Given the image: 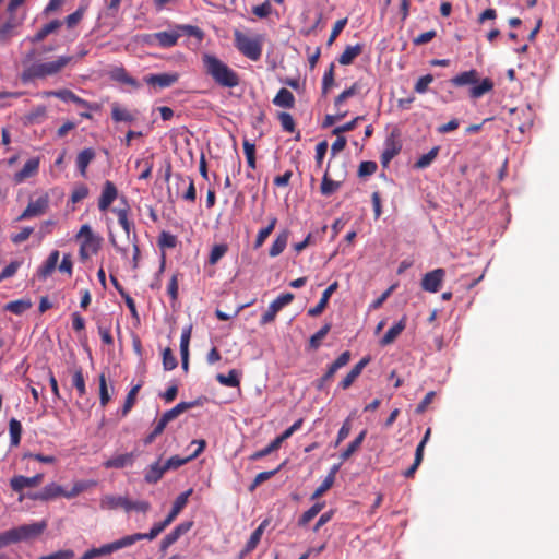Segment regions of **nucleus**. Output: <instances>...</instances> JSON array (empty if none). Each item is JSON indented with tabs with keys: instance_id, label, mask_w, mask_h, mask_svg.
Segmentation results:
<instances>
[{
	"instance_id": "1",
	"label": "nucleus",
	"mask_w": 559,
	"mask_h": 559,
	"mask_svg": "<svg viewBox=\"0 0 559 559\" xmlns=\"http://www.w3.org/2000/svg\"><path fill=\"white\" fill-rule=\"evenodd\" d=\"M204 73L218 86L234 88L240 84L239 74L218 57L211 53L202 55Z\"/></svg>"
},
{
	"instance_id": "17",
	"label": "nucleus",
	"mask_w": 559,
	"mask_h": 559,
	"mask_svg": "<svg viewBox=\"0 0 559 559\" xmlns=\"http://www.w3.org/2000/svg\"><path fill=\"white\" fill-rule=\"evenodd\" d=\"M129 546H130V544H129L127 536H123L122 538L117 539L109 544H105V545L100 546L99 548H92L91 551H92L93 558H97L100 556L110 555L114 551H117L119 549H122V548H126Z\"/></svg>"
},
{
	"instance_id": "36",
	"label": "nucleus",
	"mask_w": 559,
	"mask_h": 559,
	"mask_svg": "<svg viewBox=\"0 0 559 559\" xmlns=\"http://www.w3.org/2000/svg\"><path fill=\"white\" fill-rule=\"evenodd\" d=\"M493 88V82L489 78H485L479 84H474L469 90L471 98L478 99Z\"/></svg>"
},
{
	"instance_id": "61",
	"label": "nucleus",
	"mask_w": 559,
	"mask_h": 559,
	"mask_svg": "<svg viewBox=\"0 0 559 559\" xmlns=\"http://www.w3.org/2000/svg\"><path fill=\"white\" fill-rule=\"evenodd\" d=\"M227 250L228 247L225 243L215 245L210 252L209 263L216 264L226 254Z\"/></svg>"
},
{
	"instance_id": "12",
	"label": "nucleus",
	"mask_w": 559,
	"mask_h": 559,
	"mask_svg": "<svg viewBox=\"0 0 559 559\" xmlns=\"http://www.w3.org/2000/svg\"><path fill=\"white\" fill-rule=\"evenodd\" d=\"M193 526L192 521H187L178 524L170 533H168L160 542V551H166L173 544H175L182 535L188 533Z\"/></svg>"
},
{
	"instance_id": "26",
	"label": "nucleus",
	"mask_w": 559,
	"mask_h": 559,
	"mask_svg": "<svg viewBox=\"0 0 559 559\" xmlns=\"http://www.w3.org/2000/svg\"><path fill=\"white\" fill-rule=\"evenodd\" d=\"M352 354L349 350L343 352L329 367L324 373V380H332L334 374L341 368L345 367L350 360Z\"/></svg>"
},
{
	"instance_id": "62",
	"label": "nucleus",
	"mask_w": 559,
	"mask_h": 559,
	"mask_svg": "<svg viewBox=\"0 0 559 559\" xmlns=\"http://www.w3.org/2000/svg\"><path fill=\"white\" fill-rule=\"evenodd\" d=\"M19 543V536L16 533L15 527L8 530L5 532H2L0 534V547L4 548L9 545Z\"/></svg>"
},
{
	"instance_id": "11",
	"label": "nucleus",
	"mask_w": 559,
	"mask_h": 559,
	"mask_svg": "<svg viewBox=\"0 0 559 559\" xmlns=\"http://www.w3.org/2000/svg\"><path fill=\"white\" fill-rule=\"evenodd\" d=\"M445 272L443 269H436L424 275L421 280V288L429 293H437L444 280Z\"/></svg>"
},
{
	"instance_id": "45",
	"label": "nucleus",
	"mask_w": 559,
	"mask_h": 559,
	"mask_svg": "<svg viewBox=\"0 0 559 559\" xmlns=\"http://www.w3.org/2000/svg\"><path fill=\"white\" fill-rule=\"evenodd\" d=\"M142 384L139 383L136 385H134L127 394V397H126V401H124V404L121 408V416L124 417L127 416L130 411L132 409V407L134 406L135 404V401H136V395L141 389Z\"/></svg>"
},
{
	"instance_id": "60",
	"label": "nucleus",
	"mask_w": 559,
	"mask_h": 559,
	"mask_svg": "<svg viewBox=\"0 0 559 559\" xmlns=\"http://www.w3.org/2000/svg\"><path fill=\"white\" fill-rule=\"evenodd\" d=\"M176 28L181 33V35H188L195 37L199 41H201L204 37L203 31L193 25H176Z\"/></svg>"
},
{
	"instance_id": "10",
	"label": "nucleus",
	"mask_w": 559,
	"mask_h": 559,
	"mask_svg": "<svg viewBox=\"0 0 559 559\" xmlns=\"http://www.w3.org/2000/svg\"><path fill=\"white\" fill-rule=\"evenodd\" d=\"M171 523L173 522L166 516L164 521L154 523L148 533H135L132 535H127L130 546L142 539H155Z\"/></svg>"
},
{
	"instance_id": "52",
	"label": "nucleus",
	"mask_w": 559,
	"mask_h": 559,
	"mask_svg": "<svg viewBox=\"0 0 559 559\" xmlns=\"http://www.w3.org/2000/svg\"><path fill=\"white\" fill-rule=\"evenodd\" d=\"M439 147H432L428 153L421 155L417 162L415 163V167L418 169H424L428 167L438 156Z\"/></svg>"
},
{
	"instance_id": "43",
	"label": "nucleus",
	"mask_w": 559,
	"mask_h": 559,
	"mask_svg": "<svg viewBox=\"0 0 559 559\" xmlns=\"http://www.w3.org/2000/svg\"><path fill=\"white\" fill-rule=\"evenodd\" d=\"M367 431L362 430L348 445L347 448L341 453L342 461L348 460L361 445Z\"/></svg>"
},
{
	"instance_id": "53",
	"label": "nucleus",
	"mask_w": 559,
	"mask_h": 559,
	"mask_svg": "<svg viewBox=\"0 0 559 559\" xmlns=\"http://www.w3.org/2000/svg\"><path fill=\"white\" fill-rule=\"evenodd\" d=\"M331 323H325L319 331H317L309 340V346L312 349H317L321 341L328 335L331 330Z\"/></svg>"
},
{
	"instance_id": "5",
	"label": "nucleus",
	"mask_w": 559,
	"mask_h": 559,
	"mask_svg": "<svg viewBox=\"0 0 559 559\" xmlns=\"http://www.w3.org/2000/svg\"><path fill=\"white\" fill-rule=\"evenodd\" d=\"M49 209V195L41 194L36 200H31L26 209L17 217V221H25L44 215Z\"/></svg>"
},
{
	"instance_id": "55",
	"label": "nucleus",
	"mask_w": 559,
	"mask_h": 559,
	"mask_svg": "<svg viewBox=\"0 0 559 559\" xmlns=\"http://www.w3.org/2000/svg\"><path fill=\"white\" fill-rule=\"evenodd\" d=\"M111 400L109 394L107 379L104 373L99 374V402L102 407H105Z\"/></svg>"
},
{
	"instance_id": "33",
	"label": "nucleus",
	"mask_w": 559,
	"mask_h": 559,
	"mask_svg": "<svg viewBox=\"0 0 559 559\" xmlns=\"http://www.w3.org/2000/svg\"><path fill=\"white\" fill-rule=\"evenodd\" d=\"M288 238H289V230L284 229L283 231H281L276 236L275 240L273 241V243L270 248V251H269L270 257L275 258V257L280 255L285 250L287 242H288Z\"/></svg>"
},
{
	"instance_id": "58",
	"label": "nucleus",
	"mask_w": 559,
	"mask_h": 559,
	"mask_svg": "<svg viewBox=\"0 0 559 559\" xmlns=\"http://www.w3.org/2000/svg\"><path fill=\"white\" fill-rule=\"evenodd\" d=\"M334 63H331L329 69L324 72L322 78V94L326 95L330 91V88L334 85Z\"/></svg>"
},
{
	"instance_id": "3",
	"label": "nucleus",
	"mask_w": 559,
	"mask_h": 559,
	"mask_svg": "<svg viewBox=\"0 0 559 559\" xmlns=\"http://www.w3.org/2000/svg\"><path fill=\"white\" fill-rule=\"evenodd\" d=\"M76 239L81 241L79 255L82 261H86L91 255L96 254L100 249L102 238L96 236L91 226L84 224L76 234Z\"/></svg>"
},
{
	"instance_id": "9",
	"label": "nucleus",
	"mask_w": 559,
	"mask_h": 559,
	"mask_svg": "<svg viewBox=\"0 0 559 559\" xmlns=\"http://www.w3.org/2000/svg\"><path fill=\"white\" fill-rule=\"evenodd\" d=\"M47 524L45 521L31 523V524H23L17 527H15L17 536H19V543L20 542H28L32 540L39 535L43 534V532L46 530Z\"/></svg>"
},
{
	"instance_id": "56",
	"label": "nucleus",
	"mask_w": 559,
	"mask_h": 559,
	"mask_svg": "<svg viewBox=\"0 0 559 559\" xmlns=\"http://www.w3.org/2000/svg\"><path fill=\"white\" fill-rule=\"evenodd\" d=\"M278 441L280 440L274 439L269 445H266L265 448L251 454L250 460L258 461V460L271 454L272 452L278 450L281 448V443Z\"/></svg>"
},
{
	"instance_id": "8",
	"label": "nucleus",
	"mask_w": 559,
	"mask_h": 559,
	"mask_svg": "<svg viewBox=\"0 0 559 559\" xmlns=\"http://www.w3.org/2000/svg\"><path fill=\"white\" fill-rule=\"evenodd\" d=\"M73 60V57L71 56H60L55 61L44 62V63H36L39 79L55 75L59 73L64 67H67L71 61Z\"/></svg>"
},
{
	"instance_id": "50",
	"label": "nucleus",
	"mask_w": 559,
	"mask_h": 559,
	"mask_svg": "<svg viewBox=\"0 0 559 559\" xmlns=\"http://www.w3.org/2000/svg\"><path fill=\"white\" fill-rule=\"evenodd\" d=\"M9 431L11 438V444L16 447L20 444L22 435V425L16 418H11L9 421Z\"/></svg>"
},
{
	"instance_id": "39",
	"label": "nucleus",
	"mask_w": 559,
	"mask_h": 559,
	"mask_svg": "<svg viewBox=\"0 0 559 559\" xmlns=\"http://www.w3.org/2000/svg\"><path fill=\"white\" fill-rule=\"evenodd\" d=\"M337 466H334L331 473L324 478V480L321 483V485L314 490V492L311 496L312 500L318 499L321 497L324 492H326L334 484L335 480V474L337 471Z\"/></svg>"
},
{
	"instance_id": "31",
	"label": "nucleus",
	"mask_w": 559,
	"mask_h": 559,
	"mask_svg": "<svg viewBox=\"0 0 559 559\" xmlns=\"http://www.w3.org/2000/svg\"><path fill=\"white\" fill-rule=\"evenodd\" d=\"M165 473L166 469H164V464H162L160 461H157L147 467L144 479L147 484H156L163 478Z\"/></svg>"
},
{
	"instance_id": "30",
	"label": "nucleus",
	"mask_w": 559,
	"mask_h": 559,
	"mask_svg": "<svg viewBox=\"0 0 559 559\" xmlns=\"http://www.w3.org/2000/svg\"><path fill=\"white\" fill-rule=\"evenodd\" d=\"M273 104L277 107L292 109L295 106V96L287 88H281L275 97L273 98Z\"/></svg>"
},
{
	"instance_id": "48",
	"label": "nucleus",
	"mask_w": 559,
	"mask_h": 559,
	"mask_svg": "<svg viewBox=\"0 0 559 559\" xmlns=\"http://www.w3.org/2000/svg\"><path fill=\"white\" fill-rule=\"evenodd\" d=\"M114 212L116 213L117 217H118V223L119 225L122 227V229L124 230L127 237L130 236V233H131V229L133 227V224L129 221L128 218V214H129V210L128 207H124V209H115Z\"/></svg>"
},
{
	"instance_id": "64",
	"label": "nucleus",
	"mask_w": 559,
	"mask_h": 559,
	"mask_svg": "<svg viewBox=\"0 0 559 559\" xmlns=\"http://www.w3.org/2000/svg\"><path fill=\"white\" fill-rule=\"evenodd\" d=\"M177 358L174 356L171 349L169 347L165 348L163 352V367L165 370L170 371L177 367Z\"/></svg>"
},
{
	"instance_id": "41",
	"label": "nucleus",
	"mask_w": 559,
	"mask_h": 559,
	"mask_svg": "<svg viewBox=\"0 0 559 559\" xmlns=\"http://www.w3.org/2000/svg\"><path fill=\"white\" fill-rule=\"evenodd\" d=\"M341 185H342V181L332 180L330 178L328 171H325V174L322 178L320 191H321L322 195L329 197V195H332L335 191H337L340 189Z\"/></svg>"
},
{
	"instance_id": "20",
	"label": "nucleus",
	"mask_w": 559,
	"mask_h": 559,
	"mask_svg": "<svg viewBox=\"0 0 559 559\" xmlns=\"http://www.w3.org/2000/svg\"><path fill=\"white\" fill-rule=\"evenodd\" d=\"M59 257H60V253L58 250H53L50 252L47 260L37 270L36 275L39 280H46L48 276H50L53 273V271L57 267Z\"/></svg>"
},
{
	"instance_id": "46",
	"label": "nucleus",
	"mask_w": 559,
	"mask_h": 559,
	"mask_svg": "<svg viewBox=\"0 0 559 559\" xmlns=\"http://www.w3.org/2000/svg\"><path fill=\"white\" fill-rule=\"evenodd\" d=\"M276 223H277V218L276 217H272L270 219V223L266 227L262 228L259 230L258 235H257V238H255V241H254V248L258 249L260 247H262V245L264 243V241L266 240V238L272 234V231L274 230L275 226H276Z\"/></svg>"
},
{
	"instance_id": "7",
	"label": "nucleus",
	"mask_w": 559,
	"mask_h": 559,
	"mask_svg": "<svg viewBox=\"0 0 559 559\" xmlns=\"http://www.w3.org/2000/svg\"><path fill=\"white\" fill-rule=\"evenodd\" d=\"M179 78L180 75L177 72H165L145 75L143 81L150 86L163 90L176 84Z\"/></svg>"
},
{
	"instance_id": "44",
	"label": "nucleus",
	"mask_w": 559,
	"mask_h": 559,
	"mask_svg": "<svg viewBox=\"0 0 559 559\" xmlns=\"http://www.w3.org/2000/svg\"><path fill=\"white\" fill-rule=\"evenodd\" d=\"M95 485L96 483L93 480H79L74 483L70 490H64V498L72 499Z\"/></svg>"
},
{
	"instance_id": "49",
	"label": "nucleus",
	"mask_w": 559,
	"mask_h": 559,
	"mask_svg": "<svg viewBox=\"0 0 559 559\" xmlns=\"http://www.w3.org/2000/svg\"><path fill=\"white\" fill-rule=\"evenodd\" d=\"M122 499V496L105 495L100 499V508L104 510H116L121 508Z\"/></svg>"
},
{
	"instance_id": "27",
	"label": "nucleus",
	"mask_w": 559,
	"mask_h": 559,
	"mask_svg": "<svg viewBox=\"0 0 559 559\" xmlns=\"http://www.w3.org/2000/svg\"><path fill=\"white\" fill-rule=\"evenodd\" d=\"M62 25V22L59 20H52L49 23L45 24L34 36L29 37V41L33 44H37L43 41L48 35L55 33Z\"/></svg>"
},
{
	"instance_id": "21",
	"label": "nucleus",
	"mask_w": 559,
	"mask_h": 559,
	"mask_svg": "<svg viewBox=\"0 0 559 559\" xmlns=\"http://www.w3.org/2000/svg\"><path fill=\"white\" fill-rule=\"evenodd\" d=\"M407 323V317L403 316L393 326H391L383 337L380 340L382 346L392 344L397 336L405 330Z\"/></svg>"
},
{
	"instance_id": "25",
	"label": "nucleus",
	"mask_w": 559,
	"mask_h": 559,
	"mask_svg": "<svg viewBox=\"0 0 559 559\" xmlns=\"http://www.w3.org/2000/svg\"><path fill=\"white\" fill-rule=\"evenodd\" d=\"M96 153L92 147L82 150L76 156V167L82 177H86V170L90 163L95 158Z\"/></svg>"
},
{
	"instance_id": "18",
	"label": "nucleus",
	"mask_w": 559,
	"mask_h": 559,
	"mask_svg": "<svg viewBox=\"0 0 559 559\" xmlns=\"http://www.w3.org/2000/svg\"><path fill=\"white\" fill-rule=\"evenodd\" d=\"M109 76L111 80L131 86L133 90L140 88L141 84L136 79L131 76L123 67H116L110 70Z\"/></svg>"
},
{
	"instance_id": "59",
	"label": "nucleus",
	"mask_w": 559,
	"mask_h": 559,
	"mask_svg": "<svg viewBox=\"0 0 559 559\" xmlns=\"http://www.w3.org/2000/svg\"><path fill=\"white\" fill-rule=\"evenodd\" d=\"M280 468H281V467H277V468H275V469H273V471H266V472H261V473H259V474L254 477V479H253V481L251 483V485L249 486V488H248V489H249V491H250V492L254 491V490H255V488H257L258 486H260L262 483H264V481L269 480V479H270V478H272L275 474H277V472L280 471Z\"/></svg>"
},
{
	"instance_id": "13",
	"label": "nucleus",
	"mask_w": 559,
	"mask_h": 559,
	"mask_svg": "<svg viewBox=\"0 0 559 559\" xmlns=\"http://www.w3.org/2000/svg\"><path fill=\"white\" fill-rule=\"evenodd\" d=\"M43 479H44L43 474H36L33 477H25L22 475H17V476H14L11 478L10 486L13 491L21 492L25 488L37 487L38 485L41 484Z\"/></svg>"
},
{
	"instance_id": "28",
	"label": "nucleus",
	"mask_w": 559,
	"mask_h": 559,
	"mask_svg": "<svg viewBox=\"0 0 559 559\" xmlns=\"http://www.w3.org/2000/svg\"><path fill=\"white\" fill-rule=\"evenodd\" d=\"M21 24L15 15H9L8 20L0 25V43L5 44L14 34V29Z\"/></svg>"
},
{
	"instance_id": "42",
	"label": "nucleus",
	"mask_w": 559,
	"mask_h": 559,
	"mask_svg": "<svg viewBox=\"0 0 559 559\" xmlns=\"http://www.w3.org/2000/svg\"><path fill=\"white\" fill-rule=\"evenodd\" d=\"M324 502H317L307 511H305L298 520L299 526H306L312 519H314L324 508Z\"/></svg>"
},
{
	"instance_id": "51",
	"label": "nucleus",
	"mask_w": 559,
	"mask_h": 559,
	"mask_svg": "<svg viewBox=\"0 0 559 559\" xmlns=\"http://www.w3.org/2000/svg\"><path fill=\"white\" fill-rule=\"evenodd\" d=\"M135 165H136V167L142 168L141 174L139 175V179L140 180L148 179L151 177L152 170H153V155H151L146 158L138 159Z\"/></svg>"
},
{
	"instance_id": "6",
	"label": "nucleus",
	"mask_w": 559,
	"mask_h": 559,
	"mask_svg": "<svg viewBox=\"0 0 559 559\" xmlns=\"http://www.w3.org/2000/svg\"><path fill=\"white\" fill-rule=\"evenodd\" d=\"M294 300V294L285 293L280 295L276 299H274L267 310L263 313L260 320L261 325H265L275 320L276 314L281 311L285 306L289 305Z\"/></svg>"
},
{
	"instance_id": "23",
	"label": "nucleus",
	"mask_w": 559,
	"mask_h": 559,
	"mask_svg": "<svg viewBox=\"0 0 559 559\" xmlns=\"http://www.w3.org/2000/svg\"><path fill=\"white\" fill-rule=\"evenodd\" d=\"M193 493V489L189 488L188 490L181 492L174 501L170 512L167 518L171 522L176 520L179 513L186 508L189 497Z\"/></svg>"
},
{
	"instance_id": "63",
	"label": "nucleus",
	"mask_w": 559,
	"mask_h": 559,
	"mask_svg": "<svg viewBox=\"0 0 559 559\" xmlns=\"http://www.w3.org/2000/svg\"><path fill=\"white\" fill-rule=\"evenodd\" d=\"M177 245V237L168 231H162L158 237V246L160 248L173 249Z\"/></svg>"
},
{
	"instance_id": "2",
	"label": "nucleus",
	"mask_w": 559,
	"mask_h": 559,
	"mask_svg": "<svg viewBox=\"0 0 559 559\" xmlns=\"http://www.w3.org/2000/svg\"><path fill=\"white\" fill-rule=\"evenodd\" d=\"M235 47L240 53L252 61H258L262 56L264 43L263 35L249 36L238 29L234 32Z\"/></svg>"
},
{
	"instance_id": "16",
	"label": "nucleus",
	"mask_w": 559,
	"mask_h": 559,
	"mask_svg": "<svg viewBox=\"0 0 559 559\" xmlns=\"http://www.w3.org/2000/svg\"><path fill=\"white\" fill-rule=\"evenodd\" d=\"M38 169H39V158L38 157L29 158L24 164L23 168L20 171L15 173L13 180L15 183H22L26 179L34 177L38 173Z\"/></svg>"
},
{
	"instance_id": "37",
	"label": "nucleus",
	"mask_w": 559,
	"mask_h": 559,
	"mask_svg": "<svg viewBox=\"0 0 559 559\" xmlns=\"http://www.w3.org/2000/svg\"><path fill=\"white\" fill-rule=\"evenodd\" d=\"M239 371L236 369L229 370L227 374L218 373L216 380L218 383L229 388H238L240 385Z\"/></svg>"
},
{
	"instance_id": "4",
	"label": "nucleus",
	"mask_w": 559,
	"mask_h": 559,
	"mask_svg": "<svg viewBox=\"0 0 559 559\" xmlns=\"http://www.w3.org/2000/svg\"><path fill=\"white\" fill-rule=\"evenodd\" d=\"M181 33L175 27L173 31H164L145 36V43L153 46L156 45L160 48H170L177 45Z\"/></svg>"
},
{
	"instance_id": "57",
	"label": "nucleus",
	"mask_w": 559,
	"mask_h": 559,
	"mask_svg": "<svg viewBox=\"0 0 559 559\" xmlns=\"http://www.w3.org/2000/svg\"><path fill=\"white\" fill-rule=\"evenodd\" d=\"M359 90H360L359 84L357 82H355L350 87H348L345 91H343L335 98L334 106L338 108L346 99H348L349 97H353L356 94H358Z\"/></svg>"
},
{
	"instance_id": "22",
	"label": "nucleus",
	"mask_w": 559,
	"mask_h": 559,
	"mask_svg": "<svg viewBox=\"0 0 559 559\" xmlns=\"http://www.w3.org/2000/svg\"><path fill=\"white\" fill-rule=\"evenodd\" d=\"M175 179L177 191L179 190L180 186L187 185V191L182 194V199L189 202H194L197 199V192L193 179L190 177H185L181 174H176Z\"/></svg>"
},
{
	"instance_id": "24",
	"label": "nucleus",
	"mask_w": 559,
	"mask_h": 559,
	"mask_svg": "<svg viewBox=\"0 0 559 559\" xmlns=\"http://www.w3.org/2000/svg\"><path fill=\"white\" fill-rule=\"evenodd\" d=\"M401 144L394 139H388L381 154V164L386 167L389 163L400 153Z\"/></svg>"
},
{
	"instance_id": "47",
	"label": "nucleus",
	"mask_w": 559,
	"mask_h": 559,
	"mask_svg": "<svg viewBox=\"0 0 559 559\" xmlns=\"http://www.w3.org/2000/svg\"><path fill=\"white\" fill-rule=\"evenodd\" d=\"M267 525V521L264 520L254 531L253 533L250 535V538L248 539V542L246 543L247 545V550H254L257 548V546L259 545L260 540H261V537L263 535V532L265 530Z\"/></svg>"
},
{
	"instance_id": "14",
	"label": "nucleus",
	"mask_w": 559,
	"mask_h": 559,
	"mask_svg": "<svg viewBox=\"0 0 559 559\" xmlns=\"http://www.w3.org/2000/svg\"><path fill=\"white\" fill-rule=\"evenodd\" d=\"M117 197L118 190L115 183L112 181L106 180L103 186L102 194L98 199L99 211H107L109 206L112 204V202L117 199Z\"/></svg>"
},
{
	"instance_id": "54",
	"label": "nucleus",
	"mask_w": 559,
	"mask_h": 559,
	"mask_svg": "<svg viewBox=\"0 0 559 559\" xmlns=\"http://www.w3.org/2000/svg\"><path fill=\"white\" fill-rule=\"evenodd\" d=\"M72 384L76 389L80 396L85 395L86 393V385H85V379L83 376V371L81 368H78L73 371L72 374Z\"/></svg>"
},
{
	"instance_id": "40",
	"label": "nucleus",
	"mask_w": 559,
	"mask_h": 559,
	"mask_svg": "<svg viewBox=\"0 0 559 559\" xmlns=\"http://www.w3.org/2000/svg\"><path fill=\"white\" fill-rule=\"evenodd\" d=\"M111 118L116 122H132L135 119L134 116L128 109L121 107L119 104L112 105Z\"/></svg>"
},
{
	"instance_id": "15",
	"label": "nucleus",
	"mask_w": 559,
	"mask_h": 559,
	"mask_svg": "<svg viewBox=\"0 0 559 559\" xmlns=\"http://www.w3.org/2000/svg\"><path fill=\"white\" fill-rule=\"evenodd\" d=\"M204 400H205L204 397H200V399L191 401V402H180L176 406H174L173 408L166 411L162 415V417L164 418V420L169 423V421L176 419L183 412H186V411H188L190 408H193L195 406L203 405Z\"/></svg>"
},
{
	"instance_id": "32",
	"label": "nucleus",
	"mask_w": 559,
	"mask_h": 559,
	"mask_svg": "<svg viewBox=\"0 0 559 559\" xmlns=\"http://www.w3.org/2000/svg\"><path fill=\"white\" fill-rule=\"evenodd\" d=\"M454 86L474 85L478 82V72L474 69L462 72L450 80Z\"/></svg>"
},
{
	"instance_id": "35",
	"label": "nucleus",
	"mask_w": 559,
	"mask_h": 559,
	"mask_svg": "<svg viewBox=\"0 0 559 559\" xmlns=\"http://www.w3.org/2000/svg\"><path fill=\"white\" fill-rule=\"evenodd\" d=\"M362 49L364 46L361 44L347 46L337 60L342 66L352 64L353 61L362 52Z\"/></svg>"
},
{
	"instance_id": "38",
	"label": "nucleus",
	"mask_w": 559,
	"mask_h": 559,
	"mask_svg": "<svg viewBox=\"0 0 559 559\" xmlns=\"http://www.w3.org/2000/svg\"><path fill=\"white\" fill-rule=\"evenodd\" d=\"M32 306H33V302L28 298L27 299H17V300L8 302L4 306V309L7 311H10V312L16 314V316H20V314L24 313L26 310L31 309Z\"/></svg>"
},
{
	"instance_id": "34",
	"label": "nucleus",
	"mask_w": 559,
	"mask_h": 559,
	"mask_svg": "<svg viewBox=\"0 0 559 559\" xmlns=\"http://www.w3.org/2000/svg\"><path fill=\"white\" fill-rule=\"evenodd\" d=\"M57 497H64V489L56 483H50L46 485L43 488V490L37 495V498L43 501H48Z\"/></svg>"
},
{
	"instance_id": "29",
	"label": "nucleus",
	"mask_w": 559,
	"mask_h": 559,
	"mask_svg": "<svg viewBox=\"0 0 559 559\" xmlns=\"http://www.w3.org/2000/svg\"><path fill=\"white\" fill-rule=\"evenodd\" d=\"M134 454L133 453H124L114 456L106 462H104L105 468H123L126 466H130L133 464Z\"/></svg>"
},
{
	"instance_id": "19",
	"label": "nucleus",
	"mask_w": 559,
	"mask_h": 559,
	"mask_svg": "<svg viewBox=\"0 0 559 559\" xmlns=\"http://www.w3.org/2000/svg\"><path fill=\"white\" fill-rule=\"evenodd\" d=\"M337 287H338L337 282H334L331 285H329L328 288L322 293V296H321L319 302L317 304V306L312 307L308 310V316H310V317L320 316L326 308L331 296L333 295L334 292H336Z\"/></svg>"
}]
</instances>
